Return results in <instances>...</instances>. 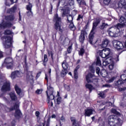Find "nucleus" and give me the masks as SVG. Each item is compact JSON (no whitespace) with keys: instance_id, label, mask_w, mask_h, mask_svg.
Returning a JSON list of instances; mask_svg holds the SVG:
<instances>
[{"instance_id":"nucleus-40","label":"nucleus","mask_w":126,"mask_h":126,"mask_svg":"<svg viewBox=\"0 0 126 126\" xmlns=\"http://www.w3.org/2000/svg\"><path fill=\"white\" fill-rule=\"evenodd\" d=\"M111 112L113 113V114L117 115V116L120 115V113L117 111V110L115 109H111Z\"/></svg>"},{"instance_id":"nucleus-46","label":"nucleus","mask_w":126,"mask_h":126,"mask_svg":"<svg viewBox=\"0 0 126 126\" xmlns=\"http://www.w3.org/2000/svg\"><path fill=\"white\" fill-rule=\"evenodd\" d=\"M63 87H64V88H65V89L67 90V91H70V86L69 85H63Z\"/></svg>"},{"instance_id":"nucleus-51","label":"nucleus","mask_w":126,"mask_h":126,"mask_svg":"<svg viewBox=\"0 0 126 126\" xmlns=\"http://www.w3.org/2000/svg\"><path fill=\"white\" fill-rule=\"evenodd\" d=\"M80 19H83V16L79 14L78 16V18L77 19V20L79 21V20H80Z\"/></svg>"},{"instance_id":"nucleus-22","label":"nucleus","mask_w":126,"mask_h":126,"mask_svg":"<svg viewBox=\"0 0 126 126\" xmlns=\"http://www.w3.org/2000/svg\"><path fill=\"white\" fill-rule=\"evenodd\" d=\"M94 34H95V33L93 32H90L89 34V42L92 45L93 38H94Z\"/></svg>"},{"instance_id":"nucleus-19","label":"nucleus","mask_w":126,"mask_h":126,"mask_svg":"<svg viewBox=\"0 0 126 126\" xmlns=\"http://www.w3.org/2000/svg\"><path fill=\"white\" fill-rule=\"evenodd\" d=\"M10 98L13 101H16L17 100V96L15 95V93L11 92L9 93Z\"/></svg>"},{"instance_id":"nucleus-47","label":"nucleus","mask_w":126,"mask_h":126,"mask_svg":"<svg viewBox=\"0 0 126 126\" xmlns=\"http://www.w3.org/2000/svg\"><path fill=\"white\" fill-rule=\"evenodd\" d=\"M60 103H61V97H59L57 99V104H58V105H60Z\"/></svg>"},{"instance_id":"nucleus-12","label":"nucleus","mask_w":126,"mask_h":126,"mask_svg":"<svg viewBox=\"0 0 126 126\" xmlns=\"http://www.w3.org/2000/svg\"><path fill=\"white\" fill-rule=\"evenodd\" d=\"M95 112V110L93 108H87L85 109V116L90 117Z\"/></svg>"},{"instance_id":"nucleus-28","label":"nucleus","mask_w":126,"mask_h":126,"mask_svg":"<svg viewBox=\"0 0 126 126\" xmlns=\"http://www.w3.org/2000/svg\"><path fill=\"white\" fill-rule=\"evenodd\" d=\"M109 36L113 37H116L118 36V33L117 32H109Z\"/></svg>"},{"instance_id":"nucleus-34","label":"nucleus","mask_w":126,"mask_h":126,"mask_svg":"<svg viewBox=\"0 0 126 126\" xmlns=\"http://www.w3.org/2000/svg\"><path fill=\"white\" fill-rule=\"evenodd\" d=\"M85 53V50L83 48H81L80 50L78 52V55L81 56H83Z\"/></svg>"},{"instance_id":"nucleus-43","label":"nucleus","mask_w":126,"mask_h":126,"mask_svg":"<svg viewBox=\"0 0 126 126\" xmlns=\"http://www.w3.org/2000/svg\"><path fill=\"white\" fill-rule=\"evenodd\" d=\"M121 79L124 82H126V75L122 74V75H121Z\"/></svg>"},{"instance_id":"nucleus-55","label":"nucleus","mask_w":126,"mask_h":126,"mask_svg":"<svg viewBox=\"0 0 126 126\" xmlns=\"http://www.w3.org/2000/svg\"><path fill=\"white\" fill-rule=\"evenodd\" d=\"M51 77V75L49 76V74L48 75L46 74H45V79L46 80V81L48 82V78H50Z\"/></svg>"},{"instance_id":"nucleus-52","label":"nucleus","mask_w":126,"mask_h":126,"mask_svg":"<svg viewBox=\"0 0 126 126\" xmlns=\"http://www.w3.org/2000/svg\"><path fill=\"white\" fill-rule=\"evenodd\" d=\"M99 71H100L99 67H96L95 68V73H96V74L99 75Z\"/></svg>"},{"instance_id":"nucleus-36","label":"nucleus","mask_w":126,"mask_h":126,"mask_svg":"<svg viewBox=\"0 0 126 126\" xmlns=\"http://www.w3.org/2000/svg\"><path fill=\"white\" fill-rule=\"evenodd\" d=\"M123 83H124V82L120 80H118L117 82H115V84L117 86H121V85H122V84H123Z\"/></svg>"},{"instance_id":"nucleus-11","label":"nucleus","mask_w":126,"mask_h":126,"mask_svg":"<svg viewBox=\"0 0 126 126\" xmlns=\"http://www.w3.org/2000/svg\"><path fill=\"white\" fill-rule=\"evenodd\" d=\"M1 92L5 93L7 91H10V83L8 82H6L1 87Z\"/></svg>"},{"instance_id":"nucleus-29","label":"nucleus","mask_w":126,"mask_h":126,"mask_svg":"<svg viewBox=\"0 0 126 126\" xmlns=\"http://www.w3.org/2000/svg\"><path fill=\"white\" fill-rule=\"evenodd\" d=\"M109 25L108 24H106L105 23H103L102 25L99 27L100 29L101 30H103L104 28H106V27H108Z\"/></svg>"},{"instance_id":"nucleus-5","label":"nucleus","mask_w":126,"mask_h":126,"mask_svg":"<svg viewBox=\"0 0 126 126\" xmlns=\"http://www.w3.org/2000/svg\"><path fill=\"white\" fill-rule=\"evenodd\" d=\"M47 85V91H46V94L47 95L48 103H50V101L54 99V95H53V88L50 85Z\"/></svg>"},{"instance_id":"nucleus-63","label":"nucleus","mask_w":126,"mask_h":126,"mask_svg":"<svg viewBox=\"0 0 126 126\" xmlns=\"http://www.w3.org/2000/svg\"><path fill=\"white\" fill-rule=\"evenodd\" d=\"M82 0H76L78 3H79V5H81V1Z\"/></svg>"},{"instance_id":"nucleus-9","label":"nucleus","mask_w":126,"mask_h":126,"mask_svg":"<svg viewBox=\"0 0 126 126\" xmlns=\"http://www.w3.org/2000/svg\"><path fill=\"white\" fill-rule=\"evenodd\" d=\"M12 26V24L9 22H5L3 21L0 24V29H5V28H10Z\"/></svg>"},{"instance_id":"nucleus-6","label":"nucleus","mask_w":126,"mask_h":126,"mask_svg":"<svg viewBox=\"0 0 126 126\" xmlns=\"http://www.w3.org/2000/svg\"><path fill=\"white\" fill-rule=\"evenodd\" d=\"M109 55H110V49L109 48L101 50L99 52V56L102 59H105Z\"/></svg>"},{"instance_id":"nucleus-50","label":"nucleus","mask_w":126,"mask_h":126,"mask_svg":"<svg viewBox=\"0 0 126 126\" xmlns=\"http://www.w3.org/2000/svg\"><path fill=\"white\" fill-rule=\"evenodd\" d=\"M90 70L92 73H95V70H94V68H93L92 66H90Z\"/></svg>"},{"instance_id":"nucleus-62","label":"nucleus","mask_w":126,"mask_h":126,"mask_svg":"<svg viewBox=\"0 0 126 126\" xmlns=\"http://www.w3.org/2000/svg\"><path fill=\"white\" fill-rule=\"evenodd\" d=\"M81 4H82L83 5H86V3L85 2V1H84V0H82Z\"/></svg>"},{"instance_id":"nucleus-57","label":"nucleus","mask_w":126,"mask_h":126,"mask_svg":"<svg viewBox=\"0 0 126 126\" xmlns=\"http://www.w3.org/2000/svg\"><path fill=\"white\" fill-rule=\"evenodd\" d=\"M35 115L37 117V119L39 118V111H36L35 112Z\"/></svg>"},{"instance_id":"nucleus-41","label":"nucleus","mask_w":126,"mask_h":126,"mask_svg":"<svg viewBox=\"0 0 126 126\" xmlns=\"http://www.w3.org/2000/svg\"><path fill=\"white\" fill-rule=\"evenodd\" d=\"M49 126L50 125V117L47 119V121L46 122H45V123L43 124V126Z\"/></svg>"},{"instance_id":"nucleus-20","label":"nucleus","mask_w":126,"mask_h":126,"mask_svg":"<svg viewBox=\"0 0 126 126\" xmlns=\"http://www.w3.org/2000/svg\"><path fill=\"white\" fill-rule=\"evenodd\" d=\"M5 19L7 21H13L15 19V17L13 15H10L5 17Z\"/></svg>"},{"instance_id":"nucleus-59","label":"nucleus","mask_w":126,"mask_h":126,"mask_svg":"<svg viewBox=\"0 0 126 126\" xmlns=\"http://www.w3.org/2000/svg\"><path fill=\"white\" fill-rule=\"evenodd\" d=\"M115 78L114 77L110 78V79L109 80V83H111L113 82V81L115 80Z\"/></svg>"},{"instance_id":"nucleus-58","label":"nucleus","mask_w":126,"mask_h":126,"mask_svg":"<svg viewBox=\"0 0 126 126\" xmlns=\"http://www.w3.org/2000/svg\"><path fill=\"white\" fill-rule=\"evenodd\" d=\"M104 87L110 88V85L108 84L102 85V88H104Z\"/></svg>"},{"instance_id":"nucleus-10","label":"nucleus","mask_w":126,"mask_h":126,"mask_svg":"<svg viewBox=\"0 0 126 126\" xmlns=\"http://www.w3.org/2000/svg\"><path fill=\"white\" fill-rule=\"evenodd\" d=\"M4 64H6V68L10 69L13 67V59L11 58H6L5 59Z\"/></svg>"},{"instance_id":"nucleus-39","label":"nucleus","mask_w":126,"mask_h":126,"mask_svg":"<svg viewBox=\"0 0 126 126\" xmlns=\"http://www.w3.org/2000/svg\"><path fill=\"white\" fill-rule=\"evenodd\" d=\"M26 9L27 10H32V4L29 3L26 6Z\"/></svg>"},{"instance_id":"nucleus-18","label":"nucleus","mask_w":126,"mask_h":126,"mask_svg":"<svg viewBox=\"0 0 126 126\" xmlns=\"http://www.w3.org/2000/svg\"><path fill=\"white\" fill-rule=\"evenodd\" d=\"M93 77H94V74H92L91 73H89L87 74V75H86L85 78L86 79V81H87L88 83L92 82V78Z\"/></svg>"},{"instance_id":"nucleus-56","label":"nucleus","mask_w":126,"mask_h":126,"mask_svg":"<svg viewBox=\"0 0 126 126\" xmlns=\"http://www.w3.org/2000/svg\"><path fill=\"white\" fill-rule=\"evenodd\" d=\"M77 13V10H74L72 11V14L73 15H76V14Z\"/></svg>"},{"instance_id":"nucleus-42","label":"nucleus","mask_w":126,"mask_h":126,"mask_svg":"<svg viewBox=\"0 0 126 126\" xmlns=\"http://www.w3.org/2000/svg\"><path fill=\"white\" fill-rule=\"evenodd\" d=\"M67 20H68V21H69V22H71V21H72V20H73L72 16H71L70 15H68L67 16Z\"/></svg>"},{"instance_id":"nucleus-38","label":"nucleus","mask_w":126,"mask_h":126,"mask_svg":"<svg viewBox=\"0 0 126 126\" xmlns=\"http://www.w3.org/2000/svg\"><path fill=\"white\" fill-rule=\"evenodd\" d=\"M111 0H103V2L105 5H109V4L111 3Z\"/></svg>"},{"instance_id":"nucleus-16","label":"nucleus","mask_w":126,"mask_h":126,"mask_svg":"<svg viewBox=\"0 0 126 126\" xmlns=\"http://www.w3.org/2000/svg\"><path fill=\"white\" fill-rule=\"evenodd\" d=\"M100 22H101V21H100V20L99 19H97L95 22L93 23V28L91 32H93L94 31H95V30H96V28L99 24Z\"/></svg>"},{"instance_id":"nucleus-31","label":"nucleus","mask_w":126,"mask_h":126,"mask_svg":"<svg viewBox=\"0 0 126 126\" xmlns=\"http://www.w3.org/2000/svg\"><path fill=\"white\" fill-rule=\"evenodd\" d=\"M95 64L99 66H101V60L98 57H96V62L95 63Z\"/></svg>"},{"instance_id":"nucleus-49","label":"nucleus","mask_w":126,"mask_h":126,"mask_svg":"<svg viewBox=\"0 0 126 126\" xmlns=\"http://www.w3.org/2000/svg\"><path fill=\"white\" fill-rule=\"evenodd\" d=\"M48 61V59L47 58V56L45 54L44 55V62L46 63Z\"/></svg>"},{"instance_id":"nucleus-35","label":"nucleus","mask_w":126,"mask_h":126,"mask_svg":"<svg viewBox=\"0 0 126 126\" xmlns=\"http://www.w3.org/2000/svg\"><path fill=\"white\" fill-rule=\"evenodd\" d=\"M27 15L29 17L33 16V12H32V10H27Z\"/></svg>"},{"instance_id":"nucleus-15","label":"nucleus","mask_w":126,"mask_h":126,"mask_svg":"<svg viewBox=\"0 0 126 126\" xmlns=\"http://www.w3.org/2000/svg\"><path fill=\"white\" fill-rule=\"evenodd\" d=\"M16 77H21V73L18 71H15L11 74V78L14 79Z\"/></svg>"},{"instance_id":"nucleus-4","label":"nucleus","mask_w":126,"mask_h":126,"mask_svg":"<svg viewBox=\"0 0 126 126\" xmlns=\"http://www.w3.org/2000/svg\"><path fill=\"white\" fill-rule=\"evenodd\" d=\"M108 121L110 126H115L116 124L120 123L122 121L121 119L118 118L117 116L115 115L109 116Z\"/></svg>"},{"instance_id":"nucleus-64","label":"nucleus","mask_w":126,"mask_h":126,"mask_svg":"<svg viewBox=\"0 0 126 126\" xmlns=\"http://www.w3.org/2000/svg\"><path fill=\"white\" fill-rule=\"evenodd\" d=\"M15 121H13V122H12V123H11V126H15Z\"/></svg>"},{"instance_id":"nucleus-54","label":"nucleus","mask_w":126,"mask_h":126,"mask_svg":"<svg viewBox=\"0 0 126 126\" xmlns=\"http://www.w3.org/2000/svg\"><path fill=\"white\" fill-rule=\"evenodd\" d=\"M35 93L36 94H41V93H42V90L41 89L37 90V91H36V92H35Z\"/></svg>"},{"instance_id":"nucleus-30","label":"nucleus","mask_w":126,"mask_h":126,"mask_svg":"<svg viewBox=\"0 0 126 126\" xmlns=\"http://www.w3.org/2000/svg\"><path fill=\"white\" fill-rule=\"evenodd\" d=\"M69 28L72 31H75L76 28L75 26H74V25L73 24V23H71L69 25Z\"/></svg>"},{"instance_id":"nucleus-24","label":"nucleus","mask_w":126,"mask_h":126,"mask_svg":"<svg viewBox=\"0 0 126 126\" xmlns=\"http://www.w3.org/2000/svg\"><path fill=\"white\" fill-rule=\"evenodd\" d=\"M66 37L63 36V35H62L60 37V42L61 44L63 45L65 43V39Z\"/></svg>"},{"instance_id":"nucleus-60","label":"nucleus","mask_w":126,"mask_h":126,"mask_svg":"<svg viewBox=\"0 0 126 126\" xmlns=\"http://www.w3.org/2000/svg\"><path fill=\"white\" fill-rule=\"evenodd\" d=\"M114 29H115L114 27L110 28L108 30V32H112V31H113V30H114Z\"/></svg>"},{"instance_id":"nucleus-21","label":"nucleus","mask_w":126,"mask_h":126,"mask_svg":"<svg viewBox=\"0 0 126 126\" xmlns=\"http://www.w3.org/2000/svg\"><path fill=\"white\" fill-rule=\"evenodd\" d=\"M109 43H110V41L108 39H105V40L102 41V43L101 45V47H102V48H106L109 44Z\"/></svg>"},{"instance_id":"nucleus-8","label":"nucleus","mask_w":126,"mask_h":126,"mask_svg":"<svg viewBox=\"0 0 126 126\" xmlns=\"http://www.w3.org/2000/svg\"><path fill=\"white\" fill-rule=\"evenodd\" d=\"M18 108H19V105L17 104H15L13 107L9 109L10 111L16 110L15 111V116L16 118L20 117L21 116V111H20V110Z\"/></svg>"},{"instance_id":"nucleus-26","label":"nucleus","mask_w":126,"mask_h":126,"mask_svg":"<svg viewBox=\"0 0 126 126\" xmlns=\"http://www.w3.org/2000/svg\"><path fill=\"white\" fill-rule=\"evenodd\" d=\"M100 75H101V76L103 78L106 77L107 75L106 70L105 69H102L101 70V72H100Z\"/></svg>"},{"instance_id":"nucleus-61","label":"nucleus","mask_w":126,"mask_h":126,"mask_svg":"<svg viewBox=\"0 0 126 126\" xmlns=\"http://www.w3.org/2000/svg\"><path fill=\"white\" fill-rule=\"evenodd\" d=\"M65 1H66V0H62L61 1H59L58 2V6L60 5V3H61V2H65Z\"/></svg>"},{"instance_id":"nucleus-44","label":"nucleus","mask_w":126,"mask_h":126,"mask_svg":"<svg viewBox=\"0 0 126 126\" xmlns=\"http://www.w3.org/2000/svg\"><path fill=\"white\" fill-rule=\"evenodd\" d=\"M98 95L102 98L105 97V94H104V93L103 92H101L99 93Z\"/></svg>"},{"instance_id":"nucleus-13","label":"nucleus","mask_w":126,"mask_h":126,"mask_svg":"<svg viewBox=\"0 0 126 126\" xmlns=\"http://www.w3.org/2000/svg\"><path fill=\"white\" fill-rule=\"evenodd\" d=\"M119 22L121 24H118L117 25L116 28L117 29H120V28H122L123 27V25L125 24V23H126V18L124 17H121L120 19H119Z\"/></svg>"},{"instance_id":"nucleus-33","label":"nucleus","mask_w":126,"mask_h":126,"mask_svg":"<svg viewBox=\"0 0 126 126\" xmlns=\"http://www.w3.org/2000/svg\"><path fill=\"white\" fill-rule=\"evenodd\" d=\"M85 87L86 88L88 89L90 92H92V91L93 90V87L91 84H87L85 85Z\"/></svg>"},{"instance_id":"nucleus-14","label":"nucleus","mask_w":126,"mask_h":126,"mask_svg":"<svg viewBox=\"0 0 126 126\" xmlns=\"http://www.w3.org/2000/svg\"><path fill=\"white\" fill-rule=\"evenodd\" d=\"M15 91H16L17 94L19 95L20 97H23L24 95V93L21 90V89L17 86V85H16L15 86Z\"/></svg>"},{"instance_id":"nucleus-32","label":"nucleus","mask_w":126,"mask_h":126,"mask_svg":"<svg viewBox=\"0 0 126 126\" xmlns=\"http://www.w3.org/2000/svg\"><path fill=\"white\" fill-rule=\"evenodd\" d=\"M67 74V69H63L61 71V74L62 76H65Z\"/></svg>"},{"instance_id":"nucleus-23","label":"nucleus","mask_w":126,"mask_h":126,"mask_svg":"<svg viewBox=\"0 0 126 126\" xmlns=\"http://www.w3.org/2000/svg\"><path fill=\"white\" fill-rule=\"evenodd\" d=\"M62 65L63 69H68V67L69 66V65L68 64L67 62H66V60L63 61V63H62Z\"/></svg>"},{"instance_id":"nucleus-53","label":"nucleus","mask_w":126,"mask_h":126,"mask_svg":"<svg viewBox=\"0 0 126 126\" xmlns=\"http://www.w3.org/2000/svg\"><path fill=\"white\" fill-rule=\"evenodd\" d=\"M48 55L50 56H51V57L52 58V59H53V52L48 51Z\"/></svg>"},{"instance_id":"nucleus-25","label":"nucleus","mask_w":126,"mask_h":126,"mask_svg":"<svg viewBox=\"0 0 126 126\" xmlns=\"http://www.w3.org/2000/svg\"><path fill=\"white\" fill-rule=\"evenodd\" d=\"M79 68V66H77V67H76V69L74 70V77L75 79H78V69Z\"/></svg>"},{"instance_id":"nucleus-2","label":"nucleus","mask_w":126,"mask_h":126,"mask_svg":"<svg viewBox=\"0 0 126 126\" xmlns=\"http://www.w3.org/2000/svg\"><path fill=\"white\" fill-rule=\"evenodd\" d=\"M119 61L118 59V56L117 55V58H113L112 57H108L104 61L102 62V65L104 66H106L107 65L109 64V69L110 70H112L114 69V63L115 62Z\"/></svg>"},{"instance_id":"nucleus-1","label":"nucleus","mask_w":126,"mask_h":126,"mask_svg":"<svg viewBox=\"0 0 126 126\" xmlns=\"http://www.w3.org/2000/svg\"><path fill=\"white\" fill-rule=\"evenodd\" d=\"M13 32H9L7 34V32H0V37H1V40L3 41V45L5 48H9L12 46L13 44V37L10 36Z\"/></svg>"},{"instance_id":"nucleus-45","label":"nucleus","mask_w":126,"mask_h":126,"mask_svg":"<svg viewBox=\"0 0 126 126\" xmlns=\"http://www.w3.org/2000/svg\"><path fill=\"white\" fill-rule=\"evenodd\" d=\"M68 4L71 6L74 4V0H69L68 1Z\"/></svg>"},{"instance_id":"nucleus-17","label":"nucleus","mask_w":126,"mask_h":126,"mask_svg":"<svg viewBox=\"0 0 126 126\" xmlns=\"http://www.w3.org/2000/svg\"><path fill=\"white\" fill-rule=\"evenodd\" d=\"M87 34V32H81L80 36H79V42L81 44L84 43V41H85V35Z\"/></svg>"},{"instance_id":"nucleus-7","label":"nucleus","mask_w":126,"mask_h":126,"mask_svg":"<svg viewBox=\"0 0 126 126\" xmlns=\"http://www.w3.org/2000/svg\"><path fill=\"white\" fill-rule=\"evenodd\" d=\"M112 44H113L114 48L119 50L123 49L125 47L123 43L118 40H113Z\"/></svg>"},{"instance_id":"nucleus-27","label":"nucleus","mask_w":126,"mask_h":126,"mask_svg":"<svg viewBox=\"0 0 126 126\" xmlns=\"http://www.w3.org/2000/svg\"><path fill=\"white\" fill-rule=\"evenodd\" d=\"M70 121H71V123H72V126H77V121L74 117H71Z\"/></svg>"},{"instance_id":"nucleus-3","label":"nucleus","mask_w":126,"mask_h":126,"mask_svg":"<svg viewBox=\"0 0 126 126\" xmlns=\"http://www.w3.org/2000/svg\"><path fill=\"white\" fill-rule=\"evenodd\" d=\"M54 21L55 22V28L57 31L63 32V30L61 29V22H62V18L59 17V15L56 14L54 15Z\"/></svg>"},{"instance_id":"nucleus-48","label":"nucleus","mask_w":126,"mask_h":126,"mask_svg":"<svg viewBox=\"0 0 126 126\" xmlns=\"http://www.w3.org/2000/svg\"><path fill=\"white\" fill-rule=\"evenodd\" d=\"M71 46H69V47H68V49H67V52L68 53V54H70V53H71Z\"/></svg>"},{"instance_id":"nucleus-37","label":"nucleus","mask_w":126,"mask_h":126,"mask_svg":"<svg viewBox=\"0 0 126 126\" xmlns=\"http://www.w3.org/2000/svg\"><path fill=\"white\" fill-rule=\"evenodd\" d=\"M16 10V6H14L13 7L10 9V13H14Z\"/></svg>"}]
</instances>
